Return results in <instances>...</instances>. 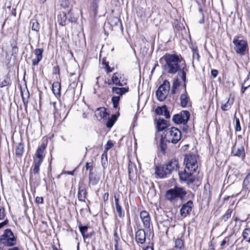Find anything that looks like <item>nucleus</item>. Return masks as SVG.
I'll use <instances>...</instances> for the list:
<instances>
[{
  "instance_id": "obj_45",
  "label": "nucleus",
  "mask_w": 250,
  "mask_h": 250,
  "mask_svg": "<svg viewBox=\"0 0 250 250\" xmlns=\"http://www.w3.org/2000/svg\"><path fill=\"white\" fill-rule=\"evenodd\" d=\"M180 74H181V78H182V80L183 81H185L186 79V72L184 70V67L182 69H181L180 70H179L178 74L179 75Z\"/></svg>"
},
{
  "instance_id": "obj_56",
  "label": "nucleus",
  "mask_w": 250,
  "mask_h": 250,
  "mask_svg": "<svg viewBox=\"0 0 250 250\" xmlns=\"http://www.w3.org/2000/svg\"><path fill=\"white\" fill-rule=\"evenodd\" d=\"M104 200L105 199H106V200L108 199V192H106V193H104Z\"/></svg>"
},
{
  "instance_id": "obj_28",
  "label": "nucleus",
  "mask_w": 250,
  "mask_h": 250,
  "mask_svg": "<svg viewBox=\"0 0 250 250\" xmlns=\"http://www.w3.org/2000/svg\"><path fill=\"white\" fill-rule=\"evenodd\" d=\"M175 248L176 250H185L184 241L181 239H177L175 241Z\"/></svg>"
},
{
  "instance_id": "obj_18",
  "label": "nucleus",
  "mask_w": 250,
  "mask_h": 250,
  "mask_svg": "<svg viewBox=\"0 0 250 250\" xmlns=\"http://www.w3.org/2000/svg\"><path fill=\"white\" fill-rule=\"evenodd\" d=\"M43 50L42 48L36 49L34 50V54L36 55V58L33 59L32 64L34 65H37L39 62L41 61L42 58V53Z\"/></svg>"
},
{
  "instance_id": "obj_60",
  "label": "nucleus",
  "mask_w": 250,
  "mask_h": 250,
  "mask_svg": "<svg viewBox=\"0 0 250 250\" xmlns=\"http://www.w3.org/2000/svg\"><path fill=\"white\" fill-rule=\"evenodd\" d=\"M115 250H120L118 249L117 244L115 245Z\"/></svg>"
},
{
  "instance_id": "obj_57",
  "label": "nucleus",
  "mask_w": 250,
  "mask_h": 250,
  "mask_svg": "<svg viewBox=\"0 0 250 250\" xmlns=\"http://www.w3.org/2000/svg\"><path fill=\"white\" fill-rule=\"evenodd\" d=\"M144 250H153L151 247H146Z\"/></svg>"
},
{
  "instance_id": "obj_10",
  "label": "nucleus",
  "mask_w": 250,
  "mask_h": 250,
  "mask_svg": "<svg viewBox=\"0 0 250 250\" xmlns=\"http://www.w3.org/2000/svg\"><path fill=\"white\" fill-rule=\"evenodd\" d=\"M195 171H191L190 169L188 170L185 168L184 172L179 173L180 179L182 181L187 182L189 183H193L194 181V178L192 174Z\"/></svg>"
},
{
  "instance_id": "obj_31",
  "label": "nucleus",
  "mask_w": 250,
  "mask_h": 250,
  "mask_svg": "<svg viewBox=\"0 0 250 250\" xmlns=\"http://www.w3.org/2000/svg\"><path fill=\"white\" fill-rule=\"evenodd\" d=\"M164 170L163 166L157 167L155 170V174L160 178H164L167 175L169 174L168 173H165Z\"/></svg>"
},
{
  "instance_id": "obj_8",
  "label": "nucleus",
  "mask_w": 250,
  "mask_h": 250,
  "mask_svg": "<svg viewBox=\"0 0 250 250\" xmlns=\"http://www.w3.org/2000/svg\"><path fill=\"white\" fill-rule=\"evenodd\" d=\"M190 116V114L188 111L184 110L181 112L180 113L174 115L173 116V121L177 124H186Z\"/></svg>"
},
{
  "instance_id": "obj_3",
  "label": "nucleus",
  "mask_w": 250,
  "mask_h": 250,
  "mask_svg": "<svg viewBox=\"0 0 250 250\" xmlns=\"http://www.w3.org/2000/svg\"><path fill=\"white\" fill-rule=\"evenodd\" d=\"M187 191L183 188L175 187L173 188H171L167 191L166 193V198L172 202L176 198H180L183 199L186 195Z\"/></svg>"
},
{
  "instance_id": "obj_62",
  "label": "nucleus",
  "mask_w": 250,
  "mask_h": 250,
  "mask_svg": "<svg viewBox=\"0 0 250 250\" xmlns=\"http://www.w3.org/2000/svg\"><path fill=\"white\" fill-rule=\"evenodd\" d=\"M204 21V16H203V19H202V20L201 21H200L199 22L200 23H203Z\"/></svg>"
},
{
  "instance_id": "obj_26",
  "label": "nucleus",
  "mask_w": 250,
  "mask_h": 250,
  "mask_svg": "<svg viewBox=\"0 0 250 250\" xmlns=\"http://www.w3.org/2000/svg\"><path fill=\"white\" fill-rule=\"evenodd\" d=\"M250 87V78L249 74L247 75L243 83L242 84L241 92L244 93L245 90Z\"/></svg>"
},
{
  "instance_id": "obj_43",
  "label": "nucleus",
  "mask_w": 250,
  "mask_h": 250,
  "mask_svg": "<svg viewBox=\"0 0 250 250\" xmlns=\"http://www.w3.org/2000/svg\"><path fill=\"white\" fill-rule=\"evenodd\" d=\"M10 83V79L8 77H6L5 79L0 83V86L2 87L8 85Z\"/></svg>"
},
{
  "instance_id": "obj_61",
  "label": "nucleus",
  "mask_w": 250,
  "mask_h": 250,
  "mask_svg": "<svg viewBox=\"0 0 250 250\" xmlns=\"http://www.w3.org/2000/svg\"><path fill=\"white\" fill-rule=\"evenodd\" d=\"M50 104H52V105H53V107H54V108H55V104H56V103H55V102H53V103H50Z\"/></svg>"
},
{
  "instance_id": "obj_34",
  "label": "nucleus",
  "mask_w": 250,
  "mask_h": 250,
  "mask_svg": "<svg viewBox=\"0 0 250 250\" xmlns=\"http://www.w3.org/2000/svg\"><path fill=\"white\" fill-rule=\"evenodd\" d=\"M242 236L244 239L246 240L248 242L250 241V229H245L242 233Z\"/></svg>"
},
{
  "instance_id": "obj_64",
  "label": "nucleus",
  "mask_w": 250,
  "mask_h": 250,
  "mask_svg": "<svg viewBox=\"0 0 250 250\" xmlns=\"http://www.w3.org/2000/svg\"><path fill=\"white\" fill-rule=\"evenodd\" d=\"M238 218L237 217H235L234 219V220L235 221V222H237V220H238Z\"/></svg>"
},
{
  "instance_id": "obj_29",
  "label": "nucleus",
  "mask_w": 250,
  "mask_h": 250,
  "mask_svg": "<svg viewBox=\"0 0 250 250\" xmlns=\"http://www.w3.org/2000/svg\"><path fill=\"white\" fill-rule=\"evenodd\" d=\"M116 209L118 212V215L120 217L123 216L122 209L121 206L119 204V198L116 195L114 196Z\"/></svg>"
},
{
  "instance_id": "obj_19",
  "label": "nucleus",
  "mask_w": 250,
  "mask_h": 250,
  "mask_svg": "<svg viewBox=\"0 0 250 250\" xmlns=\"http://www.w3.org/2000/svg\"><path fill=\"white\" fill-rule=\"evenodd\" d=\"M233 102V99L230 100L229 97H226L221 102V108L223 111H227L230 108Z\"/></svg>"
},
{
  "instance_id": "obj_1",
  "label": "nucleus",
  "mask_w": 250,
  "mask_h": 250,
  "mask_svg": "<svg viewBox=\"0 0 250 250\" xmlns=\"http://www.w3.org/2000/svg\"><path fill=\"white\" fill-rule=\"evenodd\" d=\"M163 59L166 62L164 69L166 73L174 74L181 70L182 60L178 55L166 54L163 56Z\"/></svg>"
},
{
  "instance_id": "obj_41",
  "label": "nucleus",
  "mask_w": 250,
  "mask_h": 250,
  "mask_svg": "<svg viewBox=\"0 0 250 250\" xmlns=\"http://www.w3.org/2000/svg\"><path fill=\"white\" fill-rule=\"evenodd\" d=\"M232 212V210L231 209H229L226 212V213L224 215L223 217V219L225 221H227L229 218L230 217L231 213Z\"/></svg>"
},
{
  "instance_id": "obj_55",
  "label": "nucleus",
  "mask_w": 250,
  "mask_h": 250,
  "mask_svg": "<svg viewBox=\"0 0 250 250\" xmlns=\"http://www.w3.org/2000/svg\"><path fill=\"white\" fill-rule=\"evenodd\" d=\"M227 243V241H226V238H225L221 242V247H223Z\"/></svg>"
},
{
  "instance_id": "obj_35",
  "label": "nucleus",
  "mask_w": 250,
  "mask_h": 250,
  "mask_svg": "<svg viewBox=\"0 0 250 250\" xmlns=\"http://www.w3.org/2000/svg\"><path fill=\"white\" fill-rule=\"evenodd\" d=\"M32 29L38 32L40 29L39 23L36 20H32L31 22Z\"/></svg>"
},
{
  "instance_id": "obj_36",
  "label": "nucleus",
  "mask_w": 250,
  "mask_h": 250,
  "mask_svg": "<svg viewBox=\"0 0 250 250\" xmlns=\"http://www.w3.org/2000/svg\"><path fill=\"white\" fill-rule=\"evenodd\" d=\"M244 187L248 190H250V174L245 178L243 182Z\"/></svg>"
},
{
  "instance_id": "obj_42",
  "label": "nucleus",
  "mask_w": 250,
  "mask_h": 250,
  "mask_svg": "<svg viewBox=\"0 0 250 250\" xmlns=\"http://www.w3.org/2000/svg\"><path fill=\"white\" fill-rule=\"evenodd\" d=\"M113 146V143H112V142L111 141H108L105 146L104 151L107 152L108 150H109Z\"/></svg>"
},
{
  "instance_id": "obj_54",
  "label": "nucleus",
  "mask_w": 250,
  "mask_h": 250,
  "mask_svg": "<svg viewBox=\"0 0 250 250\" xmlns=\"http://www.w3.org/2000/svg\"><path fill=\"white\" fill-rule=\"evenodd\" d=\"M179 85V82H178V80H176L175 81L173 84V88H176V86Z\"/></svg>"
},
{
  "instance_id": "obj_50",
  "label": "nucleus",
  "mask_w": 250,
  "mask_h": 250,
  "mask_svg": "<svg viewBox=\"0 0 250 250\" xmlns=\"http://www.w3.org/2000/svg\"><path fill=\"white\" fill-rule=\"evenodd\" d=\"M43 201V198L42 197H37L36 198V202L38 204L42 203Z\"/></svg>"
},
{
  "instance_id": "obj_9",
  "label": "nucleus",
  "mask_w": 250,
  "mask_h": 250,
  "mask_svg": "<svg viewBox=\"0 0 250 250\" xmlns=\"http://www.w3.org/2000/svg\"><path fill=\"white\" fill-rule=\"evenodd\" d=\"M179 167L178 161L176 159H172L167 164L163 166L165 172L169 174L173 171H177Z\"/></svg>"
},
{
  "instance_id": "obj_47",
  "label": "nucleus",
  "mask_w": 250,
  "mask_h": 250,
  "mask_svg": "<svg viewBox=\"0 0 250 250\" xmlns=\"http://www.w3.org/2000/svg\"><path fill=\"white\" fill-rule=\"evenodd\" d=\"M5 217L4 208L0 207V220H3Z\"/></svg>"
},
{
  "instance_id": "obj_37",
  "label": "nucleus",
  "mask_w": 250,
  "mask_h": 250,
  "mask_svg": "<svg viewBox=\"0 0 250 250\" xmlns=\"http://www.w3.org/2000/svg\"><path fill=\"white\" fill-rule=\"evenodd\" d=\"M120 96H113L112 98L111 101L115 108L118 107L119 102L120 101Z\"/></svg>"
},
{
  "instance_id": "obj_49",
  "label": "nucleus",
  "mask_w": 250,
  "mask_h": 250,
  "mask_svg": "<svg viewBox=\"0 0 250 250\" xmlns=\"http://www.w3.org/2000/svg\"><path fill=\"white\" fill-rule=\"evenodd\" d=\"M114 123V121H111V120H108L106 123V126L107 127L110 128L113 126Z\"/></svg>"
},
{
  "instance_id": "obj_58",
  "label": "nucleus",
  "mask_w": 250,
  "mask_h": 250,
  "mask_svg": "<svg viewBox=\"0 0 250 250\" xmlns=\"http://www.w3.org/2000/svg\"><path fill=\"white\" fill-rule=\"evenodd\" d=\"M106 66H107V69H106V70H107V71L108 72H111V71H112V69H110V67H109L107 64H106Z\"/></svg>"
},
{
  "instance_id": "obj_40",
  "label": "nucleus",
  "mask_w": 250,
  "mask_h": 250,
  "mask_svg": "<svg viewBox=\"0 0 250 250\" xmlns=\"http://www.w3.org/2000/svg\"><path fill=\"white\" fill-rule=\"evenodd\" d=\"M79 228L82 235L84 237L85 235V233L87 231L88 227L87 226H83L82 225H79Z\"/></svg>"
},
{
  "instance_id": "obj_48",
  "label": "nucleus",
  "mask_w": 250,
  "mask_h": 250,
  "mask_svg": "<svg viewBox=\"0 0 250 250\" xmlns=\"http://www.w3.org/2000/svg\"><path fill=\"white\" fill-rule=\"evenodd\" d=\"M85 168L87 170L89 169L90 172H92V170L93 169V166L92 164L89 163H86L85 165Z\"/></svg>"
},
{
  "instance_id": "obj_13",
  "label": "nucleus",
  "mask_w": 250,
  "mask_h": 250,
  "mask_svg": "<svg viewBox=\"0 0 250 250\" xmlns=\"http://www.w3.org/2000/svg\"><path fill=\"white\" fill-rule=\"evenodd\" d=\"M46 145L44 143H42L40 146L38 147L34 155V158L40 159H43L45 156L44 152L46 149Z\"/></svg>"
},
{
  "instance_id": "obj_32",
  "label": "nucleus",
  "mask_w": 250,
  "mask_h": 250,
  "mask_svg": "<svg viewBox=\"0 0 250 250\" xmlns=\"http://www.w3.org/2000/svg\"><path fill=\"white\" fill-rule=\"evenodd\" d=\"M24 146L21 143L19 144L15 149V154L18 157H21L23 152Z\"/></svg>"
},
{
  "instance_id": "obj_14",
  "label": "nucleus",
  "mask_w": 250,
  "mask_h": 250,
  "mask_svg": "<svg viewBox=\"0 0 250 250\" xmlns=\"http://www.w3.org/2000/svg\"><path fill=\"white\" fill-rule=\"evenodd\" d=\"M121 79V75L120 74L116 73L113 74L112 78V80L114 84L122 86L126 84L127 80L126 79H123L122 82H120V79Z\"/></svg>"
},
{
  "instance_id": "obj_22",
  "label": "nucleus",
  "mask_w": 250,
  "mask_h": 250,
  "mask_svg": "<svg viewBox=\"0 0 250 250\" xmlns=\"http://www.w3.org/2000/svg\"><path fill=\"white\" fill-rule=\"evenodd\" d=\"M34 158V165L32 167V170L34 174H37L40 170V167L43 162V159Z\"/></svg>"
},
{
  "instance_id": "obj_7",
  "label": "nucleus",
  "mask_w": 250,
  "mask_h": 250,
  "mask_svg": "<svg viewBox=\"0 0 250 250\" xmlns=\"http://www.w3.org/2000/svg\"><path fill=\"white\" fill-rule=\"evenodd\" d=\"M184 163L186 165L185 168H187L188 170L190 169L191 171H195L198 167L197 158L196 155L194 154L185 155Z\"/></svg>"
},
{
  "instance_id": "obj_46",
  "label": "nucleus",
  "mask_w": 250,
  "mask_h": 250,
  "mask_svg": "<svg viewBox=\"0 0 250 250\" xmlns=\"http://www.w3.org/2000/svg\"><path fill=\"white\" fill-rule=\"evenodd\" d=\"M29 93L28 92L27 94V98H25L24 96H23V93H22V101H23V104H24V105L26 107L27 105V104H28V98H29Z\"/></svg>"
},
{
  "instance_id": "obj_11",
  "label": "nucleus",
  "mask_w": 250,
  "mask_h": 250,
  "mask_svg": "<svg viewBox=\"0 0 250 250\" xmlns=\"http://www.w3.org/2000/svg\"><path fill=\"white\" fill-rule=\"evenodd\" d=\"M140 217L143 223L144 226L148 229L150 226V217L148 212L142 211L140 212Z\"/></svg>"
},
{
  "instance_id": "obj_12",
  "label": "nucleus",
  "mask_w": 250,
  "mask_h": 250,
  "mask_svg": "<svg viewBox=\"0 0 250 250\" xmlns=\"http://www.w3.org/2000/svg\"><path fill=\"white\" fill-rule=\"evenodd\" d=\"M192 202L188 201L187 203L184 204L180 209L181 215L183 217H186L191 210L192 207Z\"/></svg>"
},
{
  "instance_id": "obj_51",
  "label": "nucleus",
  "mask_w": 250,
  "mask_h": 250,
  "mask_svg": "<svg viewBox=\"0 0 250 250\" xmlns=\"http://www.w3.org/2000/svg\"><path fill=\"white\" fill-rule=\"evenodd\" d=\"M211 74L213 77H216L218 75V71L216 70H212L211 71Z\"/></svg>"
},
{
  "instance_id": "obj_17",
  "label": "nucleus",
  "mask_w": 250,
  "mask_h": 250,
  "mask_svg": "<svg viewBox=\"0 0 250 250\" xmlns=\"http://www.w3.org/2000/svg\"><path fill=\"white\" fill-rule=\"evenodd\" d=\"M232 153L234 156L243 158L245 156L244 148L242 146L235 145L232 148Z\"/></svg>"
},
{
  "instance_id": "obj_39",
  "label": "nucleus",
  "mask_w": 250,
  "mask_h": 250,
  "mask_svg": "<svg viewBox=\"0 0 250 250\" xmlns=\"http://www.w3.org/2000/svg\"><path fill=\"white\" fill-rule=\"evenodd\" d=\"M234 120L235 121V130L236 131H240L241 129L240 126V121L239 118H237L235 116L234 117Z\"/></svg>"
},
{
  "instance_id": "obj_21",
  "label": "nucleus",
  "mask_w": 250,
  "mask_h": 250,
  "mask_svg": "<svg viewBox=\"0 0 250 250\" xmlns=\"http://www.w3.org/2000/svg\"><path fill=\"white\" fill-rule=\"evenodd\" d=\"M155 112L158 115H164L166 118H170V115L166 106L158 107L155 109Z\"/></svg>"
},
{
  "instance_id": "obj_63",
  "label": "nucleus",
  "mask_w": 250,
  "mask_h": 250,
  "mask_svg": "<svg viewBox=\"0 0 250 250\" xmlns=\"http://www.w3.org/2000/svg\"><path fill=\"white\" fill-rule=\"evenodd\" d=\"M77 250H79V243L77 244Z\"/></svg>"
},
{
  "instance_id": "obj_6",
  "label": "nucleus",
  "mask_w": 250,
  "mask_h": 250,
  "mask_svg": "<svg viewBox=\"0 0 250 250\" xmlns=\"http://www.w3.org/2000/svg\"><path fill=\"white\" fill-rule=\"evenodd\" d=\"M233 43L234 44V50L237 54L244 55L245 52L248 50V46L246 41L239 40L236 37L233 39Z\"/></svg>"
},
{
  "instance_id": "obj_44",
  "label": "nucleus",
  "mask_w": 250,
  "mask_h": 250,
  "mask_svg": "<svg viewBox=\"0 0 250 250\" xmlns=\"http://www.w3.org/2000/svg\"><path fill=\"white\" fill-rule=\"evenodd\" d=\"M134 168L135 167L133 164L129 163L128 164V173L129 176L131 175V173L133 174Z\"/></svg>"
},
{
  "instance_id": "obj_25",
  "label": "nucleus",
  "mask_w": 250,
  "mask_h": 250,
  "mask_svg": "<svg viewBox=\"0 0 250 250\" xmlns=\"http://www.w3.org/2000/svg\"><path fill=\"white\" fill-rule=\"evenodd\" d=\"M66 16L65 12H60L58 16L57 21L61 26H64L66 24Z\"/></svg>"
},
{
  "instance_id": "obj_16",
  "label": "nucleus",
  "mask_w": 250,
  "mask_h": 250,
  "mask_svg": "<svg viewBox=\"0 0 250 250\" xmlns=\"http://www.w3.org/2000/svg\"><path fill=\"white\" fill-rule=\"evenodd\" d=\"M180 104L183 107H189L191 105L189 98L185 91L184 93L182 94L180 96Z\"/></svg>"
},
{
  "instance_id": "obj_59",
  "label": "nucleus",
  "mask_w": 250,
  "mask_h": 250,
  "mask_svg": "<svg viewBox=\"0 0 250 250\" xmlns=\"http://www.w3.org/2000/svg\"><path fill=\"white\" fill-rule=\"evenodd\" d=\"M8 250H20L18 247H14L11 249H9Z\"/></svg>"
},
{
  "instance_id": "obj_33",
  "label": "nucleus",
  "mask_w": 250,
  "mask_h": 250,
  "mask_svg": "<svg viewBox=\"0 0 250 250\" xmlns=\"http://www.w3.org/2000/svg\"><path fill=\"white\" fill-rule=\"evenodd\" d=\"M101 163L104 168H105L107 166V154L106 152L104 151L101 156Z\"/></svg>"
},
{
  "instance_id": "obj_27",
  "label": "nucleus",
  "mask_w": 250,
  "mask_h": 250,
  "mask_svg": "<svg viewBox=\"0 0 250 250\" xmlns=\"http://www.w3.org/2000/svg\"><path fill=\"white\" fill-rule=\"evenodd\" d=\"M61 88V83L59 82L53 83L52 84V91L55 95H60Z\"/></svg>"
},
{
  "instance_id": "obj_30",
  "label": "nucleus",
  "mask_w": 250,
  "mask_h": 250,
  "mask_svg": "<svg viewBox=\"0 0 250 250\" xmlns=\"http://www.w3.org/2000/svg\"><path fill=\"white\" fill-rule=\"evenodd\" d=\"M89 183L92 185H96L99 181V178L94 176L92 172H90L89 174Z\"/></svg>"
},
{
  "instance_id": "obj_53",
  "label": "nucleus",
  "mask_w": 250,
  "mask_h": 250,
  "mask_svg": "<svg viewBox=\"0 0 250 250\" xmlns=\"http://www.w3.org/2000/svg\"><path fill=\"white\" fill-rule=\"evenodd\" d=\"M8 223V221L7 220H5L3 222L0 223V229L2 228L4 226L6 225Z\"/></svg>"
},
{
  "instance_id": "obj_2",
  "label": "nucleus",
  "mask_w": 250,
  "mask_h": 250,
  "mask_svg": "<svg viewBox=\"0 0 250 250\" xmlns=\"http://www.w3.org/2000/svg\"><path fill=\"white\" fill-rule=\"evenodd\" d=\"M181 132L176 127H172L165 130L164 140L168 143H177L181 139Z\"/></svg>"
},
{
  "instance_id": "obj_4",
  "label": "nucleus",
  "mask_w": 250,
  "mask_h": 250,
  "mask_svg": "<svg viewBox=\"0 0 250 250\" xmlns=\"http://www.w3.org/2000/svg\"><path fill=\"white\" fill-rule=\"evenodd\" d=\"M0 242L5 246H14L16 244V238L10 229H5L0 237Z\"/></svg>"
},
{
  "instance_id": "obj_38",
  "label": "nucleus",
  "mask_w": 250,
  "mask_h": 250,
  "mask_svg": "<svg viewBox=\"0 0 250 250\" xmlns=\"http://www.w3.org/2000/svg\"><path fill=\"white\" fill-rule=\"evenodd\" d=\"M86 194V192L85 189H80L78 192V198L80 200L83 201L85 198V195Z\"/></svg>"
},
{
  "instance_id": "obj_24",
  "label": "nucleus",
  "mask_w": 250,
  "mask_h": 250,
  "mask_svg": "<svg viewBox=\"0 0 250 250\" xmlns=\"http://www.w3.org/2000/svg\"><path fill=\"white\" fill-rule=\"evenodd\" d=\"M156 127L158 131H162L167 127V122L163 119H158Z\"/></svg>"
},
{
  "instance_id": "obj_15",
  "label": "nucleus",
  "mask_w": 250,
  "mask_h": 250,
  "mask_svg": "<svg viewBox=\"0 0 250 250\" xmlns=\"http://www.w3.org/2000/svg\"><path fill=\"white\" fill-rule=\"evenodd\" d=\"M136 240L137 243L143 244L146 241V232L143 229H139L136 232Z\"/></svg>"
},
{
  "instance_id": "obj_20",
  "label": "nucleus",
  "mask_w": 250,
  "mask_h": 250,
  "mask_svg": "<svg viewBox=\"0 0 250 250\" xmlns=\"http://www.w3.org/2000/svg\"><path fill=\"white\" fill-rule=\"evenodd\" d=\"M96 116L99 120L108 118L109 114L104 107H101L96 111Z\"/></svg>"
},
{
  "instance_id": "obj_23",
  "label": "nucleus",
  "mask_w": 250,
  "mask_h": 250,
  "mask_svg": "<svg viewBox=\"0 0 250 250\" xmlns=\"http://www.w3.org/2000/svg\"><path fill=\"white\" fill-rule=\"evenodd\" d=\"M112 91L113 93L119 95V96L120 97V96H122L128 91V87H113L112 88Z\"/></svg>"
},
{
  "instance_id": "obj_5",
  "label": "nucleus",
  "mask_w": 250,
  "mask_h": 250,
  "mask_svg": "<svg viewBox=\"0 0 250 250\" xmlns=\"http://www.w3.org/2000/svg\"><path fill=\"white\" fill-rule=\"evenodd\" d=\"M170 89L169 83L165 80L156 91V95L159 101H163L167 98Z\"/></svg>"
},
{
  "instance_id": "obj_52",
  "label": "nucleus",
  "mask_w": 250,
  "mask_h": 250,
  "mask_svg": "<svg viewBox=\"0 0 250 250\" xmlns=\"http://www.w3.org/2000/svg\"><path fill=\"white\" fill-rule=\"evenodd\" d=\"M12 52L15 54H17L18 52V48L17 46H13L12 47Z\"/></svg>"
}]
</instances>
